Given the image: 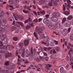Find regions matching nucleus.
<instances>
[{
	"instance_id": "obj_1",
	"label": "nucleus",
	"mask_w": 73,
	"mask_h": 73,
	"mask_svg": "<svg viewBox=\"0 0 73 73\" xmlns=\"http://www.w3.org/2000/svg\"><path fill=\"white\" fill-rule=\"evenodd\" d=\"M43 23L46 24V27L51 30H55L56 29H58L60 28L61 26V24L59 22L56 23L55 25H52L51 22H50L47 18H44L43 19Z\"/></svg>"
},
{
	"instance_id": "obj_2",
	"label": "nucleus",
	"mask_w": 73,
	"mask_h": 73,
	"mask_svg": "<svg viewBox=\"0 0 73 73\" xmlns=\"http://www.w3.org/2000/svg\"><path fill=\"white\" fill-rule=\"evenodd\" d=\"M2 37L1 38V41L0 40V49L4 50H7V49H11V46L10 45H7V46H4L3 44V42L5 41V42L8 41V38H7V36L6 34H3L2 35Z\"/></svg>"
},
{
	"instance_id": "obj_3",
	"label": "nucleus",
	"mask_w": 73,
	"mask_h": 73,
	"mask_svg": "<svg viewBox=\"0 0 73 73\" xmlns=\"http://www.w3.org/2000/svg\"><path fill=\"white\" fill-rule=\"evenodd\" d=\"M19 47L21 48L19 50V53L20 54H22V56L23 57H24V56H25L27 57H29V56L30 55L29 54V52L27 50L25 51V48L24 47H23V43H20L18 45Z\"/></svg>"
},
{
	"instance_id": "obj_4",
	"label": "nucleus",
	"mask_w": 73,
	"mask_h": 73,
	"mask_svg": "<svg viewBox=\"0 0 73 73\" xmlns=\"http://www.w3.org/2000/svg\"><path fill=\"white\" fill-rule=\"evenodd\" d=\"M59 0H51V2H50V0H40L39 3L41 4H45L46 5H49V6H52V3L54 5H57V2Z\"/></svg>"
},
{
	"instance_id": "obj_5",
	"label": "nucleus",
	"mask_w": 73,
	"mask_h": 73,
	"mask_svg": "<svg viewBox=\"0 0 73 73\" xmlns=\"http://www.w3.org/2000/svg\"><path fill=\"white\" fill-rule=\"evenodd\" d=\"M44 29V27H42L41 28H39L38 27H36L35 29V32L36 33H38L40 36V38L41 39H43L45 38V36L44 34L42 33V30Z\"/></svg>"
},
{
	"instance_id": "obj_6",
	"label": "nucleus",
	"mask_w": 73,
	"mask_h": 73,
	"mask_svg": "<svg viewBox=\"0 0 73 73\" xmlns=\"http://www.w3.org/2000/svg\"><path fill=\"white\" fill-rule=\"evenodd\" d=\"M13 16L14 17L15 20L16 21H17L18 19L20 20H24V17L23 16H19L17 14V13L16 12H15L13 13Z\"/></svg>"
},
{
	"instance_id": "obj_7",
	"label": "nucleus",
	"mask_w": 73,
	"mask_h": 73,
	"mask_svg": "<svg viewBox=\"0 0 73 73\" xmlns=\"http://www.w3.org/2000/svg\"><path fill=\"white\" fill-rule=\"evenodd\" d=\"M8 3L10 4H13L17 5L19 3V0H9Z\"/></svg>"
},
{
	"instance_id": "obj_8",
	"label": "nucleus",
	"mask_w": 73,
	"mask_h": 73,
	"mask_svg": "<svg viewBox=\"0 0 73 73\" xmlns=\"http://www.w3.org/2000/svg\"><path fill=\"white\" fill-rule=\"evenodd\" d=\"M2 22H1V20L0 19V27H1V26H4L7 23V21H6V19H3L2 20Z\"/></svg>"
},
{
	"instance_id": "obj_9",
	"label": "nucleus",
	"mask_w": 73,
	"mask_h": 73,
	"mask_svg": "<svg viewBox=\"0 0 73 73\" xmlns=\"http://www.w3.org/2000/svg\"><path fill=\"white\" fill-rule=\"evenodd\" d=\"M64 0V2H65V1H66L68 5H67V4H66V3H65V5L66 7V8H70V5H69V4H71V1H70V0Z\"/></svg>"
},
{
	"instance_id": "obj_10",
	"label": "nucleus",
	"mask_w": 73,
	"mask_h": 73,
	"mask_svg": "<svg viewBox=\"0 0 73 73\" xmlns=\"http://www.w3.org/2000/svg\"><path fill=\"white\" fill-rule=\"evenodd\" d=\"M45 65H46V68L45 69V71H46V72H49L48 70L49 69V68H50V67L52 66V65L50 64H45Z\"/></svg>"
},
{
	"instance_id": "obj_11",
	"label": "nucleus",
	"mask_w": 73,
	"mask_h": 73,
	"mask_svg": "<svg viewBox=\"0 0 73 73\" xmlns=\"http://www.w3.org/2000/svg\"><path fill=\"white\" fill-rule=\"evenodd\" d=\"M11 56H12V54L8 51H7L5 54V58H8V57H9Z\"/></svg>"
},
{
	"instance_id": "obj_12",
	"label": "nucleus",
	"mask_w": 73,
	"mask_h": 73,
	"mask_svg": "<svg viewBox=\"0 0 73 73\" xmlns=\"http://www.w3.org/2000/svg\"><path fill=\"white\" fill-rule=\"evenodd\" d=\"M6 5L7 6L6 7V9H8V8H10L9 9L10 11H12V10H13V9H15V8L13 7V6H12V5Z\"/></svg>"
},
{
	"instance_id": "obj_13",
	"label": "nucleus",
	"mask_w": 73,
	"mask_h": 73,
	"mask_svg": "<svg viewBox=\"0 0 73 73\" xmlns=\"http://www.w3.org/2000/svg\"><path fill=\"white\" fill-rule=\"evenodd\" d=\"M62 34L64 36H66L68 34V31L66 29H64L62 31Z\"/></svg>"
},
{
	"instance_id": "obj_14",
	"label": "nucleus",
	"mask_w": 73,
	"mask_h": 73,
	"mask_svg": "<svg viewBox=\"0 0 73 73\" xmlns=\"http://www.w3.org/2000/svg\"><path fill=\"white\" fill-rule=\"evenodd\" d=\"M51 19L52 21H53V22H56L57 21H58V19L55 17L54 16H53L51 18Z\"/></svg>"
},
{
	"instance_id": "obj_15",
	"label": "nucleus",
	"mask_w": 73,
	"mask_h": 73,
	"mask_svg": "<svg viewBox=\"0 0 73 73\" xmlns=\"http://www.w3.org/2000/svg\"><path fill=\"white\" fill-rule=\"evenodd\" d=\"M30 25H27V26L25 27L26 29H28L29 28H31V27H33V23H30Z\"/></svg>"
},
{
	"instance_id": "obj_16",
	"label": "nucleus",
	"mask_w": 73,
	"mask_h": 73,
	"mask_svg": "<svg viewBox=\"0 0 73 73\" xmlns=\"http://www.w3.org/2000/svg\"><path fill=\"white\" fill-rule=\"evenodd\" d=\"M65 25L67 27H70V25H71V22L70 21H68L66 22Z\"/></svg>"
},
{
	"instance_id": "obj_17",
	"label": "nucleus",
	"mask_w": 73,
	"mask_h": 73,
	"mask_svg": "<svg viewBox=\"0 0 73 73\" xmlns=\"http://www.w3.org/2000/svg\"><path fill=\"white\" fill-rule=\"evenodd\" d=\"M12 25H14L15 26H16V27H18V28H20V26L19 25L17 24H15V22L14 21H13Z\"/></svg>"
},
{
	"instance_id": "obj_18",
	"label": "nucleus",
	"mask_w": 73,
	"mask_h": 73,
	"mask_svg": "<svg viewBox=\"0 0 73 73\" xmlns=\"http://www.w3.org/2000/svg\"><path fill=\"white\" fill-rule=\"evenodd\" d=\"M49 37L48 36H46L45 37L44 40V42H48L49 41Z\"/></svg>"
},
{
	"instance_id": "obj_19",
	"label": "nucleus",
	"mask_w": 73,
	"mask_h": 73,
	"mask_svg": "<svg viewBox=\"0 0 73 73\" xmlns=\"http://www.w3.org/2000/svg\"><path fill=\"white\" fill-rule=\"evenodd\" d=\"M16 23H17V24H18L19 25H20L21 27H24V24H23L22 22L19 21H16Z\"/></svg>"
},
{
	"instance_id": "obj_20",
	"label": "nucleus",
	"mask_w": 73,
	"mask_h": 73,
	"mask_svg": "<svg viewBox=\"0 0 73 73\" xmlns=\"http://www.w3.org/2000/svg\"><path fill=\"white\" fill-rule=\"evenodd\" d=\"M24 44L25 46L28 45L29 44V40H25L24 41Z\"/></svg>"
},
{
	"instance_id": "obj_21",
	"label": "nucleus",
	"mask_w": 73,
	"mask_h": 73,
	"mask_svg": "<svg viewBox=\"0 0 73 73\" xmlns=\"http://www.w3.org/2000/svg\"><path fill=\"white\" fill-rule=\"evenodd\" d=\"M41 43L42 44H44V45H46V46H49V43L48 42L47 43H45L43 41H42L41 42Z\"/></svg>"
},
{
	"instance_id": "obj_22",
	"label": "nucleus",
	"mask_w": 73,
	"mask_h": 73,
	"mask_svg": "<svg viewBox=\"0 0 73 73\" xmlns=\"http://www.w3.org/2000/svg\"><path fill=\"white\" fill-rule=\"evenodd\" d=\"M65 70L64 69V67H61L59 70V71L60 73H62L63 71H64Z\"/></svg>"
},
{
	"instance_id": "obj_23",
	"label": "nucleus",
	"mask_w": 73,
	"mask_h": 73,
	"mask_svg": "<svg viewBox=\"0 0 73 73\" xmlns=\"http://www.w3.org/2000/svg\"><path fill=\"white\" fill-rule=\"evenodd\" d=\"M28 21H29L30 23H32V19H31V18H29L28 19L25 21V23H27L28 22Z\"/></svg>"
},
{
	"instance_id": "obj_24",
	"label": "nucleus",
	"mask_w": 73,
	"mask_h": 73,
	"mask_svg": "<svg viewBox=\"0 0 73 73\" xmlns=\"http://www.w3.org/2000/svg\"><path fill=\"white\" fill-rule=\"evenodd\" d=\"M33 6L32 5H30L29 6H28L27 7V9H29V11H31V8Z\"/></svg>"
},
{
	"instance_id": "obj_25",
	"label": "nucleus",
	"mask_w": 73,
	"mask_h": 73,
	"mask_svg": "<svg viewBox=\"0 0 73 73\" xmlns=\"http://www.w3.org/2000/svg\"><path fill=\"white\" fill-rule=\"evenodd\" d=\"M42 59V57H41L40 58H39L38 57H36V58H35V60L37 62H40L41 61V59Z\"/></svg>"
},
{
	"instance_id": "obj_26",
	"label": "nucleus",
	"mask_w": 73,
	"mask_h": 73,
	"mask_svg": "<svg viewBox=\"0 0 73 73\" xmlns=\"http://www.w3.org/2000/svg\"><path fill=\"white\" fill-rule=\"evenodd\" d=\"M16 29V27L15 26H13L11 27V32H13V31H14Z\"/></svg>"
},
{
	"instance_id": "obj_27",
	"label": "nucleus",
	"mask_w": 73,
	"mask_h": 73,
	"mask_svg": "<svg viewBox=\"0 0 73 73\" xmlns=\"http://www.w3.org/2000/svg\"><path fill=\"white\" fill-rule=\"evenodd\" d=\"M5 31V29L3 27H1L0 28V32H3Z\"/></svg>"
},
{
	"instance_id": "obj_28",
	"label": "nucleus",
	"mask_w": 73,
	"mask_h": 73,
	"mask_svg": "<svg viewBox=\"0 0 73 73\" xmlns=\"http://www.w3.org/2000/svg\"><path fill=\"white\" fill-rule=\"evenodd\" d=\"M54 15L56 17H58L60 16V13L58 12H56L54 13Z\"/></svg>"
},
{
	"instance_id": "obj_29",
	"label": "nucleus",
	"mask_w": 73,
	"mask_h": 73,
	"mask_svg": "<svg viewBox=\"0 0 73 73\" xmlns=\"http://www.w3.org/2000/svg\"><path fill=\"white\" fill-rule=\"evenodd\" d=\"M5 70L0 68V73H5Z\"/></svg>"
},
{
	"instance_id": "obj_30",
	"label": "nucleus",
	"mask_w": 73,
	"mask_h": 73,
	"mask_svg": "<svg viewBox=\"0 0 73 73\" xmlns=\"http://www.w3.org/2000/svg\"><path fill=\"white\" fill-rule=\"evenodd\" d=\"M50 58L52 59H55V58H56V55L55 54L52 55Z\"/></svg>"
},
{
	"instance_id": "obj_31",
	"label": "nucleus",
	"mask_w": 73,
	"mask_h": 73,
	"mask_svg": "<svg viewBox=\"0 0 73 73\" xmlns=\"http://www.w3.org/2000/svg\"><path fill=\"white\" fill-rule=\"evenodd\" d=\"M30 55L32 56H33V47H32L31 49Z\"/></svg>"
},
{
	"instance_id": "obj_32",
	"label": "nucleus",
	"mask_w": 73,
	"mask_h": 73,
	"mask_svg": "<svg viewBox=\"0 0 73 73\" xmlns=\"http://www.w3.org/2000/svg\"><path fill=\"white\" fill-rule=\"evenodd\" d=\"M34 35L35 37L36 38V39L38 40V36H37V34L36 32H34Z\"/></svg>"
},
{
	"instance_id": "obj_33",
	"label": "nucleus",
	"mask_w": 73,
	"mask_h": 73,
	"mask_svg": "<svg viewBox=\"0 0 73 73\" xmlns=\"http://www.w3.org/2000/svg\"><path fill=\"white\" fill-rule=\"evenodd\" d=\"M23 12L24 13H29V11H26L25 10H23Z\"/></svg>"
},
{
	"instance_id": "obj_34",
	"label": "nucleus",
	"mask_w": 73,
	"mask_h": 73,
	"mask_svg": "<svg viewBox=\"0 0 73 73\" xmlns=\"http://www.w3.org/2000/svg\"><path fill=\"white\" fill-rule=\"evenodd\" d=\"M66 21V18H63L62 19V24H64V23H65V22Z\"/></svg>"
},
{
	"instance_id": "obj_35",
	"label": "nucleus",
	"mask_w": 73,
	"mask_h": 73,
	"mask_svg": "<svg viewBox=\"0 0 73 73\" xmlns=\"http://www.w3.org/2000/svg\"><path fill=\"white\" fill-rule=\"evenodd\" d=\"M72 18H73V17H72V15H70L68 17H67V19L68 20H71V19H72Z\"/></svg>"
},
{
	"instance_id": "obj_36",
	"label": "nucleus",
	"mask_w": 73,
	"mask_h": 73,
	"mask_svg": "<svg viewBox=\"0 0 73 73\" xmlns=\"http://www.w3.org/2000/svg\"><path fill=\"white\" fill-rule=\"evenodd\" d=\"M13 40L15 41H16L18 40V38L17 37H14L13 38Z\"/></svg>"
},
{
	"instance_id": "obj_37",
	"label": "nucleus",
	"mask_w": 73,
	"mask_h": 73,
	"mask_svg": "<svg viewBox=\"0 0 73 73\" xmlns=\"http://www.w3.org/2000/svg\"><path fill=\"white\" fill-rule=\"evenodd\" d=\"M4 16V12H2L0 13V18H1V17Z\"/></svg>"
},
{
	"instance_id": "obj_38",
	"label": "nucleus",
	"mask_w": 73,
	"mask_h": 73,
	"mask_svg": "<svg viewBox=\"0 0 73 73\" xmlns=\"http://www.w3.org/2000/svg\"><path fill=\"white\" fill-rule=\"evenodd\" d=\"M25 3L26 4H27V5H29V4H30V3H31V2H30L29 1H25Z\"/></svg>"
},
{
	"instance_id": "obj_39",
	"label": "nucleus",
	"mask_w": 73,
	"mask_h": 73,
	"mask_svg": "<svg viewBox=\"0 0 73 73\" xmlns=\"http://www.w3.org/2000/svg\"><path fill=\"white\" fill-rule=\"evenodd\" d=\"M70 39L73 41V34H71L70 36Z\"/></svg>"
},
{
	"instance_id": "obj_40",
	"label": "nucleus",
	"mask_w": 73,
	"mask_h": 73,
	"mask_svg": "<svg viewBox=\"0 0 73 73\" xmlns=\"http://www.w3.org/2000/svg\"><path fill=\"white\" fill-rule=\"evenodd\" d=\"M40 13H41L42 15H44L45 14V12L44 11H42L40 12Z\"/></svg>"
},
{
	"instance_id": "obj_41",
	"label": "nucleus",
	"mask_w": 73,
	"mask_h": 73,
	"mask_svg": "<svg viewBox=\"0 0 73 73\" xmlns=\"http://www.w3.org/2000/svg\"><path fill=\"white\" fill-rule=\"evenodd\" d=\"M49 59V57L48 56L45 57H44V59L46 61H48V59Z\"/></svg>"
},
{
	"instance_id": "obj_42",
	"label": "nucleus",
	"mask_w": 73,
	"mask_h": 73,
	"mask_svg": "<svg viewBox=\"0 0 73 73\" xmlns=\"http://www.w3.org/2000/svg\"><path fill=\"white\" fill-rule=\"evenodd\" d=\"M64 15H68L69 14V12L68 11L64 12Z\"/></svg>"
},
{
	"instance_id": "obj_43",
	"label": "nucleus",
	"mask_w": 73,
	"mask_h": 73,
	"mask_svg": "<svg viewBox=\"0 0 73 73\" xmlns=\"http://www.w3.org/2000/svg\"><path fill=\"white\" fill-rule=\"evenodd\" d=\"M9 68L10 69H14V68H15V65L13 64L12 66H10Z\"/></svg>"
},
{
	"instance_id": "obj_44",
	"label": "nucleus",
	"mask_w": 73,
	"mask_h": 73,
	"mask_svg": "<svg viewBox=\"0 0 73 73\" xmlns=\"http://www.w3.org/2000/svg\"><path fill=\"white\" fill-rule=\"evenodd\" d=\"M37 22H38V20L37 19H36L34 21V24H36Z\"/></svg>"
},
{
	"instance_id": "obj_45",
	"label": "nucleus",
	"mask_w": 73,
	"mask_h": 73,
	"mask_svg": "<svg viewBox=\"0 0 73 73\" xmlns=\"http://www.w3.org/2000/svg\"><path fill=\"white\" fill-rule=\"evenodd\" d=\"M60 49V47L58 46L56 47L55 48V50H56V51H58V50H59Z\"/></svg>"
},
{
	"instance_id": "obj_46",
	"label": "nucleus",
	"mask_w": 73,
	"mask_h": 73,
	"mask_svg": "<svg viewBox=\"0 0 73 73\" xmlns=\"http://www.w3.org/2000/svg\"><path fill=\"white\" fill-rule=\"evenodd\" d=\"M68 44L70 46H72V47H73V45L71 44V43L68 42Z\"/></svg>"
},
{
	"instance_id": "obj_47",
	"label": "nucleus",
	"mask_w": 73,
	"mask_h": 73,
	"mask_svg": "<svg viewBox=\"0 0 73 73\" xmlns=\"http://www.w3.org/2000/svg\"><path fill=\"white\" fill-rule=\"evenodd\" d=\"M43 8H47V9H49V7L47 6H44L43 7Z\"/></svg>"
},
{
	"instance_id": "obj_48",
	"label": "nucleus",
	"mask_w": 73,
	"mask_h": 73,
	"mask_svg": "<svg viewBox=\"0 0 73 73\" xmlns=\"http://www.w3.org/2000/svg\"><path fill=\"white\" fill-rule=\"evenodd\" d=\"M18 61L19 62H21L22 61V59H20V58H18Z\"/></svg>"
},
{
	"instance_id": "obj_49",
	"label": "nucleus",
	"mask_w": 73,
	"mask_h": 73,
	"mask_svg": "<svg viewBox=\"0 0 73 73\" xmlns=\"http://www.w3.org/2000/svg\"><path fill=\"white\" fill-rule=\"evenodd\" d=\"M70 65L72 66V69L73 68V63L72 62H71L70 63Z\"/></svg>"
},
{
	"instance_id": "obj_50",
	"label": "nucleus",
	"mask_w": 73,
	"mask_h": 73,
	"mask_svg": "<svg viewBox=\"0 0 73 73\" xmlns=\"http://www.w3.org/2000/svg\"><path fill=\"white\" fill-rule=\"evenodd\" d=\"M16 54L17 56H18V55L19 54V53H18V49H17V50L16 51Z\"/></svg>"
},
{
	"instance_id": "obj_51",
	"label": "nucleus",
	"mask_w": 73,
	"mask_h": 73,
	"mask_svg": "<svg viewBox=\"0 0 73 73\" xmlns=\"http://www.w3.org/2000/svg\"><path fill=\"white\" fill-rule=\"evenodd\" d=\"M50 45L51 46H54V44L53 42H51L50 44Z\"/></svg>"
},
{
	"instance_id": "obj_52",
	"label": "nucleus",
	"mask_w": 73,
	"mask_h": 73,
	"mask_svg": "<svg viewBox=\"0 0 73 73\" xmlns=\"http://www.w3.org/2000/svg\"><path fill=\"white\" fill-rule=\"evenodd\" d=\"M63 11H65V6L64 5H63Z\"/></svg>"
},
{
	"instance_id": "obj_53",
	"label": "nucleus",
	"mask_w": 73,
	"mask_h": 73,
	"mask_svg": "<svg viewBox=\"0 0 73 73\" xmlns=\"http://www.w3.org/2000/svg\"><path fill=\"white\" fill-rule=\"evenodd\" d=\"M54 42L55 44V45H57V44H58V41L56 40H54Z\"/></svg>"
},
{
	"instance_id": "obj_54",
	"label": "nucleus",
	"mask_w": 73,
	"mask_h": 73,
	"mask_svg": "<svg viewBox=\"0 0 73 73\" xmlns=\"http://www.w3.org/2000/svg\"><path fill=\"white\" fill-rule=\"evenodd\" d=\"M5 65H9V62H7L5 63Z\"/></svg>"
},
{
	"instance_id": "obj_55",
	"label": "nucleus",
	"mask_w": 73,
	"mask_h": 73,
	"mask_svg": "<svg viewBox=\"0 0 73 73\" xmlns=\"http://www.w3.org/2000/svg\"><path fill=\"white\" fill-rule=\"evenodd\" d=\"M35 68H37V69H40V68H38V66L37 65H35Z\"/></svg>"
},
{
	"instance_id": "obj_56",
	"label": "nucleus",
	"mask_w": 73,
	"mask_h": 73,
	"mask_svg": "<svg viewBox=\"0 0 73 73\" xmlns=\"http://www.w3.org/2000/svg\"><path fill=\"white\" fill-rule=\"evenodd\" d=\"M8 27H9L8 25H6L5 27V29H7V28H8Z\"/></svg>"
},
{
	"instance_id": "obj_57",
	"label": "nucleus",
	"mask_w": 73,
	"mask_h": 73,
	"mask_svg": "<svg viewBox=\"0 0 73 73\" xmlns=\"http://www.w3.org/2000/svg\"><path fill=\"white\" fill-rule=\"evenodd\" d=\"M33 13L36 15V16H37V13L35 11H33Z\"/></svg>"
},
{
	"instance_id": "obj_58",
	"label": "nucleus",
	"mask_w": 73,
	"mask_h": 73,
	"mask_svg": "<svg viewBox=\"0 0 73 73\" xmlns=\"http://www.w3.org/2000/svg\"><path fill=\"white\" fill-rule=\"evenodd\" d=\"M49 15L48 14H47L45 15V17L46 18H48V17H49Z\"/></svg>"
},
{
	"instance_id": "obj_59",
	"label": "nucleus",
	"mask_w": 73,
	"mask_h": 73,
	"mask_svg": "<svg viewBox=\"0 0 73 73\" xmlns=\"http://www.w3.org/2000/svg\"><path fill=\"white\" fill-rule=\"evenodd\" d=\"M32 6L33 7V9H36V6H35V5H33Z\"/></svg>"
},
{
	"instance_id": "obj_60",
	"label": "nucleus",
	"mask_w": 73,
	"mask_h": 73,
	"mask_svg": "<svg viewBox=\"0 0 73 73\" xmlns=\"http://www.w3.org/2000/svg\"><path fill=\"white\" fill-rule=\"evenodd\" d=\"M53 53H56V51H55L54 49L52 50Z\"/></svg>"
},
{
	"instance_id": "obj_61",
	"label": "nucleus",
	"mask_w": 73,
	"mask_h": 73,
	"mask_svg": "<svg viewBox=\"0 0 73 73\" xmlns=\"http://www.w3.org/2000/svg\"><path fill=\"white\" fill-rule=\"evenodd\" d=\"M5 51L0 50V53H4Z\"/></svg>"
},
{
	"instance_id": "obj_62",
	"label": "nucleus",
	"mask_w": 73,
	"mask_h": 73,
	"mask_svg": "<svg viewBox=\"0 0 73 73\" xmlns=\"http://www.w3.org/2000/svg\"><path fill=\"white\" fill-rule=\"evenodd\" d=\"M47 48L46 47H44L43 48V49H44V50H47Z\"/></svg>"
},
{
	"instance_id": "obj_63",
	"label": "nucleus",
	"mask_w": 73,
	"mask_h": 73,
	"mask_svg": "<svg viewBox=\"0 0 73 73\" xmlns=\"http://www.w3.org/2000/svg\"><path fill=\"white\" fill-rule=\"evenodd\" d=\"M52 48V47H48V48H47V49L48 50H50V49H51Z\"/></svg>"
},
{
	"instance_id": "obj_64",
	"label": "nucleus",
	"mask_w": 73,
	"mask_h": 73,
	"mask_svg": "<svg viewBox=\"0 0 73 73\" xmlns=\"http://www.w3.org/2000/svg\"><path fill=\"white\" fill-rule=\"evenodd\" d=\"M24 8L25 9H26L27 8V6L26 5H25L24 6Z\"/></svg>"
}]
</instances>
